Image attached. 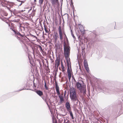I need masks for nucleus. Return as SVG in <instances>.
Here are the masks:
<instances>
[{"mask_svg":"<svg viewBox=\"0 0 123 123\" xmlns=\"http://www.w3.org/2000/svg\"><path fill=\"white\" fill-rule=\"evenodd\" d=\"M61 67H62L63 66V65L62 63V62L61 63Z\"/></svg>","mask_w":123,"mask_h":123,"instance_id":"30","label":"nucleus"},{"mask_svg":"<svg viewBox=\"0 0 123 123\" xmlns=\"http://www.w3.org/2000/svg\"><path fill=\"white\" fill-rule=\"evenodd\" d=\"M70 61H68L67 60V68L68 67H70L71 65L69 64Z\"/></svg>","mask_w":123,"mask_h":123,"instance_id":"18","label":"nucleus"},{"mask_svg":"<svg viewBox=\"0 0 123 123\" xmlns=\"http://www.w3.org/2000/svg\"><path fill=\"white\" fill-rule=\"evenodd\" d=\"M70 97L71 100L73 101H75L77 100L76 91L74 88H71L70 90Z\"/></svg>","mask_w":123,"mask_h":123,"instance_id":"3","label":"nucleus"},{"mask_svg":"<svg viewBox=\"0 0 123 123\" xmlns=\"http://www.w3.org/2000/svg\"><path fill=\"white\" fill-rule=\"evenodd\" d=\"M36 92L39 96H41L43 94V93L42 91L40 90H37L36 91Z\"/></svg>","mask_w":123,"mask_h":123,"instance_id":"10","label":"nucleus"},{"mask_svg":"<svg viewBox=\"0 0 123 123\" xmlns=\"http://www.w3.org/2000/svg\"><path fill=\"white\" fill-rule=\"evenodd\" d=\"M22 4V3H21L19 5V6H21V4Z\"/></svg>","mask_w":123,"mask_h":123,"instance_id":"32","label":"nucleus"},{"mask_svg":"<svg viewBox=\"0 0 123 123\" xmlns=\"http://www.w3.org/2000/svg\"><path fill=\"white\" fill-rule=\"evenodd\" d=\"M21 3H22V4L24 3V1H21Z\"/></svg>","mask_w":123,"mask_h":123,"instance_id":"31","label":"nucleus"},{"mask_svg":"<svg viewBox=\"0 0 123 123\" xmlns=\"http://www.w3.org/2000/svg\"><path fill=\"white\" fill-rule=\"evenodd\" d=\"M12 30L14 32L16 35L22 37H23V36L22 35L19 31H16L12 29Z\"/></svg>","mask_w":123,"mask_h":123,"instance_id":"8","label":"nucleus"},{"mask_svg":"<svg viewBox=\"0 0 123 123\" xmlns=\"http://www.w3.org/2000/svg\"><path fill=\"white\" fill-rule=\"evenodd\" d=\"M31 35V37H33L34 38H35L36 39H37V37H36L35 36L32 35Z\"/></svg>","mask_w":123,"mask_h":123,"instance_id":"25","label":"nucleus"},{"mask_svg":"<svg viewBox=\"0 0 123 123\" xmlns=\"http://www.w3.org/2000/svg\"><path fill=\"white\" fill-rule=\"evenodd\" d=\"M65 106L67 111L71 110V108L69 102L67 101L65 104Z\"/></svg>","mask_w":123,"mask_h":123,"instance_id":"5","label":"nucleus"},{"mask_svg":"<svg viewBox=\"0 0 123 123\" xmlns=\"http://www.w3.org/2000/svg\"><path fill=\"white\" fill-rule=\"evenodd\" d=\"M76 85L77 88L79 89L83 85H82L81 84L78 82L76 83Z\"/></svg>","mask_w":123,"mask_h":123,"instance_id":"12","label":"nucleus"},{"mask_svg":"<svg viewBox=\"0 0 123 123\" xmlns=\"http://www.w3.org/2000/svg\"><path fill=\"white\" fill-rule=\"evenodd\" d=\"M71 35H72V37L74 38V40H75V39H76L75 37V36H74V35L72 32V30H71Z\"/></svg>","mask_w":123,"mask_h":123,"instance_id":"19","label":"nucleus"},{"mask_svg":"<svg viewBox=\"0 0 123 123\" xmlns=\"http://www.w3.org/2000/svg\"><path fill=\"white\" fill-rule=\"evenodd\" d=\"M7 9H8L9 10H10V8L9 7H7Z\"/></svg>","mask_w":123,"mask_h":123,"instance_id":"29","label":"nucleus"},{"mask_svg":"<svg viewBox=\"0 0 123 123\" xmlns=\"http://www.w3.org/2000/svg\"><path fill=\"white\" fill-rule=\"evenodd\" d=\"M44 30H45L46 32L47 33H48V31L47 30L46 28L45 27L44 25Z\"/></svg>","mask_w":123,"mask_h":123,"instance_id":"24","label":"nucleus"},{"mask_svg":"<svg viewBox=\"0 0 123 123\" xmlns=\"http://www.w3.org/2000/svg\"><path fill=\"white\" fill-rule=\"evenodd\" d=\"M64 54L66 59H68L69 57L70 47L69 46L68 44L66 43L65 41L64 42Z\"/></svg>","mask_w":123,"mask_h":123,"instance_id":"1","label":"nucleus"},{"mask_svg":"<svg viewBox=\"0 0 123 123\" xmlns=\"http://www.w3.org/2000/svg\"><path fill=\"white\" fill-rule=\"evenodd\" d=\"M34 2H36V0H34Z\"/></svg>","mask_w":123,"mask_h":123,"instance_id":"33","label":"nucleus"},{"mask_svg":"<svg viewBox=\"0 0 123 123\" xmlns=\"http://www.w3.org/2000/svg\"><path fill=\"white\" fill-rule=\"evenodd\" d=\"M60 64V60L56 58L55 61V65H57V67H58Z\"/></svg>","mask_w":123,"mask_h":123,"instance_id":"9","label":"nucleus"},{"mask_svg":"<svg viewBox=\"0 0 123 123\" xmlns=\"http://www.w3.org/2000/svg\"><path fill=\"white\" fill-rule=\"evenodd\" d=\"M17 0L18 1H20L19 0Z\"/></svg>","mask_w":123,"mask_h":123,"instance_id":"35","label":"nucleus"},{"mask_svg":"<svg viewBox=\"0 0 123 123\" xmlns=\"http://www.w3.org/2000/svg\"><path fill=\"white\" fill-rule=\"evenodd\" d=\"M52 4V5H55L58 2V0H51Z\"/></svg>","mask_w":123,"mask_h":123,"instance_id":"13","label":"nucleus"},{"mask_svg":"<svg viewBox=\"0 0 123 123\" xmlns=\"http://www.w3.org/2000/svg\"><path fill=\"white\" fill-rule=\"evenodd\" d=\"M79 90L81 93H83V95H85L86 93V88L85 85H83Z\"/></svg>","mask_w":123,"mask_h":123,"instance_id":"4","label":"nucleus"},{"mask_svg":"<svg viewBox=\"0 0 123 123\" xmlns=\"http://www.w3.org/2000/svg\"><path fill=\"white\" fill-rule=\"evenodd\" d=\"M68 111L69 113L70 116L71 117V118L72 119H74V118L73 117V114L71 110Z\"/></svg>","mask_w":123,"mask_h":123,"instance_id":"15","label":"nucleus"},{"mask_svg":"<svg viewBox=\"0 0 123 123\" xmlns=\"http://www.w3.org/2000/svg\"><path fill=\"white\" fill-rule=\"evenodd\" d=\"M98 89H99L100 90H103V89L101 87H98Z\"/></svg>","mask_w":123,"mask_h":123,"instance_id":"28","label":"nucleus"},{"mask_svg":"<svg viewBox=\"0 0 123 123\" xmlns=\"http://www.w3.org/2000/svg\"><path fill=\"white\" fill-rule=\"evenodd\" d=\"M43 0H39V3L41 5L43 4Z\"/></svg>","mask_w":123,"mask_h":123,"instance_id":"22","label":"nucleus"},{"mask_svg":"<svg viewBox=\"0 0 123 123\" xmlns=\"http://www.w3.org/2000/svg\"><path fill=\"white\" fill-rule=\"evenodd\" d=\"M85 67L86 70L87 72H88L89 71V68L88 67V66H87V67H86V66Z\"/></svg>","mask_w":123,"mask_h":123,"instance_id":"21","label":"nucleus"},{"mask_svg":"<svg viewBox=\"0 0 123 123\" xmlns=\"http://www.w3.org/2000/svg\"><path fill=\"white\" fill-rule=\"evenodd\" d=\"M58 38V35L57 33H56L54 37V38L55 41H57V40Z\"/></svg>","mask_w":123,"mask_h":123,"instance_id":"14","label":"nucleus"},{"mask_svg":"<svg viewBox=\"0 0 123 123\" xmlns=\"http://www.w3.org/2000/svg\"><path fill=\"white\" fill-rule=\"evenodd\" d=\"M66 91H65L64 92V97H65V96H66Z\"/></svg>","mask_w":123,"mask_h":123,"instance_id":"27","label":"nucleus"},{"mask_svg":"<svg viewBox=\"0 0 123 123\" xmlns=\"http://www.w3.org/2000/svg\"><path fill=\"white\" fill-rule=\"evenodd\" d=\"M55 90L56 92L58 95H60V93L59 92V87L58 86L57 83L56 81L55 82Z\"/></svg>","mask_w":123,"mask_h":123,"instance_id":"7","label":"nucleus"},{"mask_svg":"<svg viewBox=\"0 0 123 123\" xmlns=\"http://www.w3.org/2000/svg\"><path fill=\"white\" fill-rule=\"evenodd\" d=\"M38 47L40 49V50L41 51H43V49L42 47L40 45H38Z\"/></svg>","mask_w":123,"mask_h":123,"instance_id":"23","label":"nucleus"},{"mask_svg":"<svg viewBox=\"0 0 123 123\" xmlns=\"http://www.w3.org/2000/svg\"><path fill=\"white\" fill-rule=\"evenodd\" d=\"M67 69V73L68 78L69 80H70L71 77V75L70 72V69H71V67H68Z\"/></svg>","mask_w":123,"mask_h":123,"instance_id":"6","label":"nucleus"},{"mask_svg":"<svg viewBox=\"0 0 123 123\" xmlns=\"http://www.w3.org/2000/svg\"><path fill=\"white\" fill-rule=\"evenodd\" d=\"M84 67L85 66L87 67V66H88L86 61V60H85L84 61Z\"/></svg>","mask_w":123,"mask_h":123,"instance_id":"16","label":"nucleus"},{"mask_svg":"<svg viewBox=\"0 0 123 123\" xmlns=\"http://www.w3.org/2000/svg\"><path fill=\"white\" fill-rule=\"evenodd\" d=\"M63 94H62V95H58V96L60 99V102H61V103L64 101L63 97Z\"/></svg>","mask_w":123,"mask_h":123,"instance_id":"11","label":"nucleus"},{"mask_svg":"<svg viewBox=\"0 0 123 123\" xmlns=\"http://www.w3.org/2000/svg\"><path fill=\"white\" fill-rule=\"evenodd\" d=\"M62 71H64V66L62 67Z\"/></svg>","mask_w":123,"mask_h":123,"instance_id":"26","label":"nucleus"},{"mask_svg":"<svg viewBox=\"0 0 123 123\" xmlns=\"http://www.w3.org/2000/svg\"><path fill=\"white\" fill-rule=\"evenodd\" d=\"M44 87L46 90H48V88L47 87V86L46 83L45 81H44Z\"/></svg>","mask_w":123,"mask_h":123,"instance_id":"20","label":"nucleus"},{"mask_svg":"<svg viewBox=\"0 0 123 123\" xmlns=\"http://www.w3.org/2000/svg\"><path fill=\"white\" fill-rule=\"evenodd\" d=\"M58 31L59 36V38L61 40H62L63 39V34L64 35V42H65V40H66L67 42H68V38L67 37L66 34L65 33V32L63 31H62L61 26H59L58 28Z\"/></svg>","mask_w":123,"mask_h":123,"instance_id":"2","label":"nucleus"},{"mask_svg":"<svg viewBox=\"0 0 123 123\" xmlns=\"http://www.w3.org/2000/svg\"><path fill=\"white\" fill-rule=\"evenodd\" d=\"M105 123H108V121H107Z\"/></svg>","mask_w":123,"mask_h":123,"instance_id":"34","label":"nucleus"},{"mask_svg":"<svg viewBox=\"0 0 123 123\" xmlns=\"http://www.w3.org/2000/svg\"><path fill=\"white\" fill-rule=\"evenodd\" d=\"M79 28L80 31L82 32L84 30V28L83 26H81L79 27Z\"/></svg>","mask_w":123,"mask_h":123,"instance_id":"17","label":"nucleus"}]
</instances>
